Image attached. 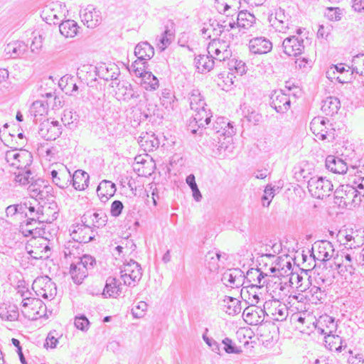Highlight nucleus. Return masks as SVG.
I'll use <instances>...</instances> for the list:
<instances>
[{"instance_id": "1", "label": "nucleus", "mask_w": 364, "mask_h": 364, "mask_svg": "<svg viewBox=\"0 0 364 364\" xmlns=\"http://www.w3.org/2000/svg\"><path fill=\"white\" fill-rule=\"evenodd\" d=\"M5 159L18 172H14V182L19 186H26L33 179V154L26 149H11L5 154Z\"/></svg>"}, {"instance_id": "2", "label": "nucleus", "mask_w": 364, "mask_h": 364, "mask_svg": "<svg viewBox=\"0 0 364 364\" xmlns=\"http://www.w3.org/2000/svg\"><path fill=\"white\" fill-rule=\"evenodd\" d=\"M336 203L349 208L359 206L364 198V176L355 175L347 184L340 185L334 192Z\"/></svg>"}, {"instance_id": "3", "label": "nucleus", "mask_w": 364, "mask_h": 364, "mask_svg": "<svg viewBox=\"0 0 364 364\" xmlns=\"http://www.w3.org/2000/svg\"><path fill=\"white\" fill-rule=\"evenodd\" d=\"M328 119L323 117H315L310 123L313 134L320 140L333 141L335 139L336 129Z\"/></svg>"}, {"instance_id": "4", "label": "nucleus", "mask_w": 364, "mask_h": 364, "mask_svg": "<svg viewBox=\"0 0 364 364\" xmlns=\"http://www.w3.org/2000/svg\"><path fill=\"white\" fill-rule=\"evenodd\" d=\"M196 112V114L190 119L187 125L188 130L193 134H204V129L210 124L213 117L210 109L207 110L205 107Z\"/></svg>"}, {"instance_id": "5", "label": "nucleus", "mask_w": 364, "mask_h": 364, "mask_svg": "<svg viewBox=\"0 0 364 364\" xmlns=\"http://www.w3.org/2000/svg\"><path fill=\"white\" fill-rule=\"evenodd\" d=\"M308 189L313 197L323 199L330 195L333 186L326 177L313 176L308 179Z\"/></svg>"}, {"instance_id": "6", "label": "nucleus", "mask_w": 364, "mask_h": 364, "mask_svg": "<svg viewBox=\"0 0 364 364\" xmlns=\"http://www.w3.org/2000/svg\"><path fill=\"white\" fill-rule=\"evenodd\" d=\"M107 220V214L102 210H88L80 217L81 223L95 231L105 227Z\"/></svg>"}, {"instance_id": "7", "label": "nucleus", "mask_w": 364, "mask_h": 364, "mask_svg": "<svg viewBox=\"0 0 364 364\" xmlns=\"http://www.w3.org/2000/svg\"><path fill=\"white\" fill-rule=\"evenodd\" d=\"M33 289L45 299H53L57 294L55 284L48 277L36 278L33 283Z\"/></svg>"}, {"instance_id": "8", "label": "nucleus", "mask_w": 364, "mask_h": 364, "mask_svg": "<svg viewBox=\"0 0 364 364\" xmlns=\"http://www.w3.org/2000/svg\"><path fill=\"white\" fill-rule=\"evenodd\" d=\"M33 289L45 299H53L57 294L55 284L48 277L36 278L33 283Z\"/></svg>"}, {"instance_id": "9", "label": "nucleus", "mask_w": 364, "mask_h": 364, "mask_svg": "<svg viewBox=\"0 0 364 364\" xmlns=\"http://www.w3.org/2000/svg\"><path fill=\"white\" fill-rule=\"evenodd\" d=\"M335 250L332 243L328 240H320L316 242L312 247L311 257L314 262L318 260L326 262L333 257Z\"/></svg>"}, {"instance_id": "10", "label": "nucleus", "mask_w": 364, "mask_h": 364, "mask_svg": "<svg viewBox=\"0 0 364 364\" xmlns=\"http://www.w3.org/2000/svg\"><path fill=\"white\" fill-rule=\"evenodd\" d=\"M134 55L137 60L132 63V67L135 68L139 65L144 68H148V60L152 58L154 55V49L147 41L139 43L134 48Z\"/></svg>"}, {"instance_id": "11", "label": "nucleus", "mask_w": 364, "mask_h": 364, "mask_svg": "<svg viewBox=\"0 0 364 364\" xmlns=\"http://www.w3.org/2000/svg\"><path fill=\"white\" fill-rule=\"evenodd\" d=\"M269 105L277 113L284 114L289 109L291 100L282 90H274L269 97Z\"/></svg>"}, {"instance_id": "12", "label": "nucleus", "mask_w": 364, "mask_h": 364, "mask_svg": "<svg viewBox=\"0 0 364 364\" xmlns=\"http://www.w3.org/2000/svg\"><path fill=\"white\" fill-rule=\"evenodd\" d=\"M284 53L289 56H298L304 50V39L295 35L284 38L282 43Z\"/></svg>"}, {"instance_id": "13", "label": "nucleus", "mask_w": 364, "mask_h": 364, "mask_svg": "<svg viewBox=\"0 0 364 364\" xmlns=\"http://www.w3.org/2000/svg\"><path fill=\"white\" fill-rule=\"evenodd\" d=\"M266 277H267V274L264 273L259 268H250L247 272L246 275H244L247 287L259 289L263 287L265 284H267L265 279Z\"/></svg>"}, {"instance_id": "14", "label": "nucleus", "mask_w": 364, "mask_h": 364, "mask_svg": "<svg viewBox=\"0 0 364 364\" xmlns=\"http://www.w3.org/2000/svg\"><path fill=\"white\" fill-rule=\"evenodd\" d=\"M243 272L240 269H229L223 273L221 281L227 287L239 288L245 284Z\"/></svg>"}, {"instance_id": "15", "label": "nucleus", "mask_w": 364, "mask_h": 364, "mask_svg": "<svg viewBox=\"0 0 364 364\" xmlns=\"http://www.w3.org/2000/svg\"><path fill=\"white\" fill-rule=\"evenodd\" d=\"M146 68L137 66L134 69L136 76L141 77L142 85L146 90H156L159 86L158 78L150 71H146Z\"/></svg>"}, {"instance_id": "16", "label": "nucleus", "mask_w": 364, "mask_h": 364, "mask_svg": "<svg viewBox=\"0 0 364 364\" xmlns=\"http://www.w3.org/2000/svg\"><path fill=\"white\" fill-rule=\"evenodd\" d=\"M95 230L81 223L73 227L71 235L80 243H88L95 240Z\"/></svg>"}, {"instance_id": "17", "label": "nucleus", "mask_w": 364, "mask_h": 364, "mask_svg": "<svg viewBox=\"0 0 364 364\" xmlns=\"http://www.w3.org/2000/svg\"><path fill=\"white\" fill-rule=\"evenodd\" d=\"M37 223V220L34 217L29 218L26 221L21 223L19 231L24 237H32L33 238L41 237L45 232L42 227H35Z\"/></svg>"}, {"instance_id": "18", "label": "nucleus", "mask_w": 364, "mask_h": 364, "mask_svg": "<svg viewBox=\"0 0 364 364\" xmlns=\"http://www.w3.org/2000/svg\"><path fill=\"white\" fill-rule=\"evenodd\" d=\"M249 49L254 54H266L272 50V43L265 37H256L250 41Z\"/></svg>"}, {"instance_id": "19", "label": "nucleus", "mask_w": 364, "mask_h": 364, "mask_svg": "<svg viewBox=\"0 0 364 364\" xmlns=\"http://www.w3.org/2000/svg\"><path fill=\"white\" fill-rule=\"evenodd\" d=\"M235 130L232 122L226 121L225 125L222 124L220 129H217L215 132L216 137H213V146L217 147L218 149H222L224 142L221 141V137H223V139H230L232 135L235 133Z\"/></svg>"}, {"instance_id": "20", "label": "nucleus", "mask_w": 364, "mask_h": 364, "mask_svg": "<svg viewBox=\"0 0 364 364\" xmlns=\"http://www.w3.org/2000/svg\"><path fill=\"white\" fill-rule=\"evenodd\" d=\"M138 143L144 151H153L159 148L160 141L156 134L152 132H142L139 136Z\"/></svg>"}, {"instance_id": "21", "label": "nucleus", "mask_w": 364, "mask_h": 364, "mask_svg": "<svg viewBox=\"0 0 364 364\" xmlns=\"http://www.w3.org/2000/svg\"><path fill=\"white\" fill-rule=\"evenodd\" d=\"M326 168L334 173L343 174L348 171L347 163L341 158L328 155L326 159Z\"/></svg>"}, {"instance_id": "22", "label": "nucleus", "mask_w": 364, "mask_h": 364, "mask_svg": "<svg viewBox=\"0 0 364 364\" xmlns=\"http://www.w3.org/2000/svg\"><path fill=\"white\" fill-rule=\"evenodd\" d=\"M117 191V187L114 183L103 180L102 181L97 188V194L102 203H106L111 197H112Z\"/></svg>"}, {"instance_id": "23", "label": "nucleus", "mask_w": 364, "mask_h": 364, "mask_svg": "<svg viewBox=\"0 0 364 364\" xmlns=\"http://www.w3.org/2000/svg\"><path fill=\"white\" fill-rule=\"evenodd\" d=\"M62 134V128L51 127L48 120L39 124L38 134L46 141L56 139Z\"/></svg>"}, {"instance_id": "24", "label": "nucleus", "mask_w": 364, "mask_h": 364, "mask_svg": "<svg viewBox=\"0 0 364 364\" xmlns=\"http://www.w3.org/2000/svg\"><path fill=\"white\" fill-rule=\"evenodd\" d=\"M121 282L114 277H108L105 282V285L102 291L105 298H116L121 291Z\"/></svg>"}, {"instance_id": "25", "label": "nucleus", "mask_w": 364, "mask_h": 364, "mask_svg": "<svg viewBox=\"0 0 364 364\" xmlns=\"http://www.w3.org/2000/svg\"><path fill=\"white\" fill-rule=\"evenodd\" d=\"M70 180L71 184L75 190L84 191L88 187L90 176L86 171L77 169L71 175Z\"/></svg>"}, {"instance_id": "26", "label": "nucleus", "mask_w": 364, "mask_h": 364, "mask_svg": "<svg viewBox=\"0 0 364 364\" xmlns=\"http://www.w3.org/2000/svg\"><path fill=\"white\" fill-rule=\"evenodd\" d=\"M195 66L200 73L210 71L215 65V61L212 55H198L195 58Z\"/></svg>"}, {"instance_id": "27", "label": "nucleus", "mask_w": 364, "mask_h": 364, "mask_svg": "<svg viewBox=\"0 0 364 364\" xmlns=\"http://www.w3.org/2000/svg\"><path fill=\"white\" fill-rule=\"evenodd\" d=\"M119 90L122 92V100L123 101L129 102L133 100L136 105H137L138 101H140L141 91L134 88L131 84L128 82L123 83Z\"/></svg>"}, {"instance_id": "28", "label": "nucleus", "mask_w": 364, "mask_h": 364, "mask_svg": "<svg viewBox=\"0 0 364 364\" xmlns=\"http://www.w3.org/2000/svg\"><path fill=\"white\" fill-rule=\"evenodd\" d=\"M19 316L18 308L11 303L0 304V317L6 321H16Z\"/></svg>"}, {"instance_id": "29", "label": "nucleus", "mask_w": 364, "mask_h": 364, "mask_svg": "<svg viewBox=\"0 0 364 364\" xmlns=\"http://www.w3.org/2000/svg\"><path fill=\"white\" fill-rule=\"evenodd\" d=\"M341 107V102L336 97H328L322 101L321 111L327 116H333L338 113Z\"/></svg>"}, {"instance_id": "30", "label": "nucleus", "mask_w": 364, "mask_h": 364, "mask_svg": "<svg viewBox=\"0 0 364 364\" xmlns=\"http://www.w3.org/2000/svg\"><path fill=\"white\" fill-rule=\"evenodd\" d=\"M79 28L77 23L70 19L63 21L59 25L60 33L66 38H73L77 36Z\"/></svg>"}, {"instance_id": "31", "label": "nucleus", "mask_w": 364, "mask_h": 364, "mask_svg": "<svg viewBox=\"0 0 364 364\" xmlns=\"http://www.w3.org/2000/svg\"><path fill=\"white\" fill-rule=\"evenodd\" d=\"M70 274L73 282L76 284H80L82 281L90 274L86 271V268H83L80 264L72 262L70 267Z\"/></svg>"}, {"instance_id": "32", "label": "nucleus", "mask_w": 364, "mask_h": 364, "mask_svg": "<svg viewBox=\"0 0 364 364\" xmlns=\"http://www.w3.org/2000/svg\"><path fill=\"white\" fill-rule=\"evenodd\" d=\"M27 50V45L23 41H15L7 44L5 48L6 54H9L11 58H16L23 54Z\"/></svg>"}, {"instance_id": "33", "label": "nucleus", "mask_w": 364, "mask_h": 364, "mask_svg": "<svg viewBox=\"0 0 364 364\" xmlns=\"http://www.w3.org/2000/svg\"><path fill=\"white\" fill-rule=\"evenodd\" d=\"M255 19V16L247 10L240 11L237 17V26L247 29L253 25Z\"/></svg>"}, {"instance_id": "34", "label": "nucleus", "mask_w": 364, "mask_h": 364, "mask_svg": "<svg viewBox=\"0 0 364 364\" xmlns=\"http://www.w3.org/2000/svg\"><path fill=\"white\" fill-rule=\"evenodd\" d=\"M29 182L28 191H30L32 197H38L39 199H43L46 197L48 191L45 192L44 190L41 188V184L44 181L35 179L34 173L33 172V179Z\"/></svg>"}, {"instance_id": "35", "label": "nucleus", "mask_w": 364, "mask_h": 364, "mask_svg": "<svg viewBox=\"0 0 364 364\" xmlns=\"http://www.w3.org/2000/svg\"><path fill=\"white\" fill-rule=\"evenodd\" d=\"M224 306H226V313L229 315H237L241 311V301L237 300V299L225 296L223 299Z\"/></svg>"}, {"instance_id": "36", "label": "nucleus", "mask_w": 364, "mask_h": 364, "mask_svg": "<svg viewBox=\"0 0 364 364\" xmlns=\"http://www.w3.org/2000/svg\"><path fill=\"white\" fill-rule=\"evenodd\" d=\"M139 267V264L134 259H130L127 263H124L123 267L120 270L121 277L125 285L131 287V282H128V276L132 273L134 268Z\"/></svg>"}, {"instance_id": "37", "label": "nucleus", "mask_w": 364, "mask_h": 364, "mask_svg": "<svg viewBox=\"0 0 364 364\" xmlns=\"http://www.w3.org/2000/svg\"><path fill=\"white\" fill-rule=\"evenodd\" d=\"M71 173L67 168L60 171V174L54 180L53 183L61 189L68 188L71 184Z\"/></svg>"}, {"instance_id": "38", "label": "nucleus", "mask_w": 364, "mask_h": 364, "mask_svg": "<svg viewBox=\"0 0 364 364\" xmlns=\"http://www.w3.org/2000/svg\"><path fill=\"white\" fill-rule=\"evenodd\" d=\"M221 257L220 251H210L205 255V262L208 263V267L213 272L219 268L218 262Z\"/></svg>"}, {"instance_id": "39", "label": "nucleus", "mask_w": 364, "mask_h": 364, "mask_svg": "<svg viewBox=\"0 0 364 364\" xmlns=\"http://www.w3.org/2000/svg\"><path fill=\"white\" fill-rule=\"evenodd\" d=\"M77 262L80 264L81 266H83L84 269L86 268V271L88 272L90 274L93 273L94 269L97 265L95 258L87 254H85L80 257Z\"/></svg>"}, {"instance_id": "40", "label": "nucleus", "mask_w": 364, "mask_h": 364, "mask_svg": "<svg viewBox=\"0 0 364 364\" xmlns=\"http://www.w3.org/2000/svg\"><path fill=\"white\" fill-rule=\"evenodd\" d=\"M228 66L230 70L235 71V73L242 75L246 73V64L242 60L236 58L229 59Z\"/></svg>"}, {"instance_id": "41", "label": "nucleus", "mask_w": 364, "mask_h": 364, "mask_svg": "<svg viewBox=\"0 0 364 364\" xmlns=\"http://www.w3.org/2000/svg\"><path fill=\"white\" fill-rule=\"evenodd\" d=\"M50 102L48 101L36 100L31 106V110L34 112L35 117L47 114L48 109Z\"/></svg>"}, {"instance_id": "42", "label": "nucleus", "mask_w": 364, "mask_h": 364, "mask_svg": "<svg viewBox=\"0 0 364 364\" xmlns=\"http://www.w3.org/2000/svg\"><path fill=\"white\" fill-rule=\"evenodd\" d=\"M206 105L203 99L200 96L198 90H193L191 96L190 97V107L191 109L196 111L200 108L204 107Z\"/></svg>"}, {"instance_id": "43", "label": "nucleus", "mask_w": 364, "mask_h": 364, "mask_svg": "<svg viewBox=\"0 0 364 364\" xmlns=\"http://www.w3.org/2000/svg\"><path fill=\"white\" fill-rule=\"evenodd\" d=\"M319 324H322L328 331L329 333H333L337 328V323L334 317L327 314L319 317Z\"/></svg>"}, {"instance_id": "44", "label": "nucleus", "mask_w": 364, "mask_h": 364, "mask_svg": "<svg viewBox=\"0 0 364 364\" xmlns=\"http://www.w3.org/2000/svg\"><path fill=\"white\" fill-rule=\"evenodd\" d=\"M275 19L277 21L279 25H277V27H279L280 26V31L282 29L288 28L289 16L285 14V11L282 8H279L275 11Z\"/></svg>"}, {"instance_id": "45", "label": "nucleus", "mask_w": 364, "mask_h": 364, "mask_svg": "<svg viewBox=\"0 0 364 364\" xmlns=\"http://www.w3.org/2000/svg\"><path fill=\"white\" fill-rule=\"evenodd\" d=\"M222 124L223 125L226 124V119L225 117H218L217 120L213 123V127H210L208 125L204 129V134H205L208 136H210V138L213 140V137H216L215 132L217 129H220V127L222 126Z\"/></svg>"}, {"instance_id": "46", "label": "nucleus", "mask_w": 364, "mask_h": 364, "mask_svg": "<svg viewBox=\"0 0 364 364\" xmlns=\"http://www.w3.org/2000/svg\"><path fill=\"white\" fill-rule=\"evenodd\" d=\"M224 346V350L228 354H240L242 352L240 347H237L232 340L228 337H225L222 340Z\"/></svg>"}, {"instance_id": "47", "label": "nucleus", "mask_w": 364, "mask_h": 364, "mask_svg": "<svg viewBox=\"0 0 364 364\" xmlns=\"http://www.w3.org/2000/svg\"><path fill=\"white\" fill-rule=\"evenodd\" d=\"M276 188L272 184H267L264 188V194L262 196V205L268 207L270 205L272 199L275 196Z\"/></svg>"}, {"instance_id": "48", "label": "nucleus", "mask_w": 364, "mask_h": 364, "mask_svg": "<svg viewBox=\"0 0 364 364\" xmlns=\"http://www.w3.org/2000/svg\"><path fill=\"white\" fill-rule=\"evenodd\" d=\"M78 116L75 114L73 115L72 112L68 111L64 112V115L62 117V121L65 127H68L70 129H73L77 127V122L78 120Z\"/></svg>"}, {"instance_id": "49", "label": "nucleus", "mask_w": 364, "mask_h": 364, "mask_svg": "<svg viewBox=\"0 0 364 364\" xmlns=\"http://www.w3.org/2000/svg\"><path fill=\"white\" fill-rule=\"evenodd\" d=\"M90 326V322L89 321L87 316L84 314H79L75 318V326L82 331H87L89 329Z\"/></svg>"}, {"instance_id": "50", "label": "nucleus", "mask_w": 364, "mask_h": 364, "mask_svg": "<svg viewBox=\"0 0 364 364\" xmlns=\"http://www.w3.org/2000/svg\"><path fill=\"white\" fill-rule=\"evenodd\" d=\"M147 309V304L141 301L134 306L132 309V314L134 318H142Z\"/></svg>"}, {"instance_id": "51", "label": "nucleus", "mask_w": 364, "mask_h": 364, "mask_svg": "<svg viewBox=\"0 0 364 364\" xmlns=\"http://www.w3.org/2000/svg\"><path fill=\"white\" fill-rule=\"evenodd\" d=\"M271 314L275 316L273 318L274 320L277 321H282L287 318L288 312L284 305L282 306L279 305L278 307L274 308V310L272 309Z\"/></svg>"}, {"instance_id": "52", "label": "nucleus", "mask_w": 364, "mask_h": 364, "mask_svg": "<svg viewBox=\"0 0 364 364\" xmlns=\"http://www.w3.org/2000/svg\"><path fill=\"white\" fill-rule=\"evenodd\" d=\"M222 46H225L224 43H221L219 40L214 39L211 43H209L208 46V55H211V53H213L215 57H218L221 54L220 48Z\"/></svg>"}, {"instance_id": "53", "label": "nucleus", "mask_w": 364, "mask_h": 364, "mask_svg": "<svg viewBox=\"0 0 364 364\" xmlns=\"http://www.w3.org/2000/svg\"><path fill=\"white\" fill-rule=\"evenodd\" d=\"M324 338L326 345L328 346L331 350H336V348L338 346V343L341 342V337L333 335L332 333L326 336Z\"/></svg>"}, {"instance_id": "54", "label": "nucleus", "mask_w": 364, "mask_h": 364, "mask_svg": "<svg viewBox=\"0 0 364 364\" xmlns=\"http://www.w3.org/2000/svg\"><path fill=\"white\" fill-rule=\"evenodd\" d=\"M306 166H308L307 164H305L304 166L299 165L294 167V175L297 180H299L301 178H302L304 180H306L309 178L311 172L309 169L306 168Z\"/></svg>"}, {"instance_id": "55", "label": "nucleus", "mask_w": 364, "mask_h": 364, "mask_svg": "<svg viewBox=\"0 0 364 364\" xmlns=\"http://www.w3.org/2000/svg\"><path fill=\"white\" fill-rule=\"evenodd\" d=\"M142 277V269L139 264V267L134 268L132 270V273L128 276V282H131V286H136Z\"/></svg>"}, {"instance_id": "56", "label": "nucleus", "mask_w": 364, "mask_h": 364, "mask_svg": "<svg viewBox=\"0 0 364 364\" xmlns=\"http://www.w3.org/2000/svg\"><path fill=\"white\" fill-rule=\"evenodd\" d=\"M96 75L99 77L104 79L106 81L117 80V76L119 73H116L114 72L109 75H106L104 74V69H106L107 70V67H106L105 65H100V67L96 68Z\"/></svg>"}, {"instance_id": "57", "label": "nucleus", "mask_w": 364, "mask_h": 364, "mask_svg": "<svg viewBox=\"0 0 364 364\" xmlns=\"http://www.w3.org/2000/svg\"><path fill=\"white\" fill-rule=\"evenodd\" d=\"M124 209V205L122 201L119 200H114L111 204L110 214L114 218L119 217Z\"/></svg>"}, {"instance_id": "58", "label": "nucleus", "mask_w": 364, "mask_h": 364, "mask_svg": "<svg viewBox=\"0 0 364 364\" xmlns=\"http://www.w3.org/2000/svg\"><path fill=\"white\" fill-rule=\"evenodd\" d=\"M203 339L205 343L211 348L212 351L220 355V344L213 339L212 338L208 337L206 335H203Z\"/></svg>"}, {"instance_id": "59", "label": "nucleus", "mask_w": 364, "mask_h": 364, "mask_svg": "<svg viewBox=\"0 0 364 364\" xmlns=\"http://www.w3.org/2000/svg\"><path fill=\"white\" fill-rule=\"evenodd\" d=\"M341 10L339 8H328L326 13V16L331 21H339L341 18Z\"/></svg>"}, {"instance_id": "60", "label": "nucleus", "mask_w": 364, "mask_h": 364, "mask_svg": "<svg viewBox=\"0 0 364 364\" xmlns=\"http://www.w3.org/2000/svg\"><path fill=\"white\" fill-rule=\"evenodd\" d=\"M174 97H175L172 95L170 90H164L162 92L161 97L160 98V100L163 106H164L166 109H167L171 106V100Z\"/></svg>"}, {"instance_id": "61", "label": "nucleus", "mask_w": 364, "mask_h": 364, "mask_svg": "<svg viewBox=\"0 0 364 364\" xmlns=\"http://www.w3.org/2000/svg\"><path fill=\"white\" fill-rule=\"evenodd\" d=\"M174 28L175 23L173 21L169 20L168 23L165 26V30L161 35L173 40L174 38Z\"/></svg>"}, {"instance_id": "62", "label": "nucleus", "mask_w": 364, "mask_h": 364, "mask_svg": "<svg viewBox=\"0 0 364 364\" xmlns=\"http://www.w3.org/2000/svg\"><path fill=\"white\" fill-rule=\"evenodd\" d=\"M360 61H362L364 65V54H359L353 57V63L352 65V73H355L357 74H360V75H364L363 70H360L358 66L354 65L356 63H358Z\"/></svg>"}, {"instance_id": "63", "label": "nucleus", "mask_w": 364, "mask_h": 364, "mask_svg": "<svg viewBox=\"0 0 364 364\" xmlns=\"http://www.w3.org/2000/svg\"><path fill=\"white\" fill-rule=\"evenodd\" d=\"M245 117L248 122L257 124L260 122L262 117L261 114L255 110H252L251 112L248 110V113L245 115Z\"/></svg>"}, {"instance_id": "64", "label": "nucleus", "mask_w": 364, "mask_h": 364, "mask_svg": "<svg viewBox=\"0 0 364 364\" xmlns=\"http://www.w3.org/2000/svg\"><path fill=\"white\" fill-rule=\"evenodd\" d=\"M58 343V338H56L55 336H54L53 335L52 332H50L48 334V336L46 339V342L44 343L43 346L45 348L50 347V348H56Z\"/></svg>"}]
</instances>
